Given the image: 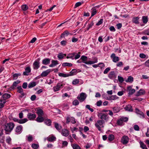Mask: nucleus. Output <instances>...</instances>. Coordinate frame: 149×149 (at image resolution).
I'll list each match as a JSON object with an SVG mask.
<instances>
[{
    "instance_id": "f257e3e1",
    "label": "nucleus",
    "mask_w": 149,
    "mask_h": 149,
    "mask_svg": "<svg viewBox=\"0 0 149 149\" xmlns=\"http://www.w3.org/2000/svg\"><path fill=\"white\" fill-rule=\"evenodd\" d=\"M14 123L9 122L5 124L4 127V129L6 134H8L11 132L14 127Z\"/></svg>"
},
{
    "instance_id": "f03ea898",
    "label": "nucleus",
    "mask_w": 149,
    "mask_h": 149,
    "mask_svg": "<svg viewBox=\"0 0 149 149\" xmlns=\"http://www.w3.org/2000/svg\"><path fill=\"white\" fill-rule=\"evenodd\" d=\"M80 59L82 60V62L86 64H92L97 62V58H96L94 61H87V57L86 56L84 55L82 56Z\"/></svg>"
},
{
    "instance_id": "7ed1b4c3",
    "label": "nucleus",
    "mask_w": 149,
    "mask_h": 149,
    "mask_svg": "<svg viewBox=\"0 0 149 149\" xmlns=\"http://www.w3.org/2000/svg\"><path fill=\"white\" fill-rule=\"evenodd\" d=\"M104 123V121L101 120H98L97 121V122L95 124V126L97 128L99 131H101V128L104 127V126L103 125V124Z\"/></svg>"
},
{
    "instance_id": "20e7f679",
    "label": "nucleus",
    "mask_w": 149,
    "mask_h": 149,
    "mask_svg": "<svg viewBox=\"0 0 149 149\" xmlns=\"http://www.w3.org/2000/svg\"><path fill=\"white\" fill-rule=\"evenodd\" d=\"M101 120L107 121L109 119V116L107 113H101L99 114Z\"/></svg>"
},
{
    "instance_id": "39448f33",
    "label": "nucleus",
    "mask_w": 149,
    "mask_h": 149,
    "mask_svg": "<svg viewBox=\"0 0 149 149\" xmlns=\"http://www.w3.org/2000/svg\"><path fill=\"white\" fill-rule=\"evenodd\" d=\"M40 58H38L33 64V68L34 70H37L40 67Z\"/></svg>"
},
{
    "instance_id": "423d86ee",
    "label": "nucleus",
    "mask_w": 149,
    "mask_h": 149,
    "mask_svg": "<svg viewBox=\"0 0 149 149\" xmlns=\"http://www.w3.org/2000/svg\"><path fill=\"white\" fill-rule=\"evenodd\" d=\"M63 85L62 82L58 83L56 86L53 88L54 91L56 92L59 91L63 87Z\"/></svg>"
},
{
    "instance_id": "0eeeda50",
    "label": "nucleus",
    "mask_w": 149,
    "mask_h": 149,
    "mask_svg": "<svg viewBox=\"0 0 149 149\" xmlns=\"http://www.w3.org/2000/svg\"><path fill=\"white\" fill-rule=\"evenodd\" d=\"M129 138L128 136H123L121 139V143L123 144H127L129 141Z\"/></svg>"
},
{
    "instance_id": "6e6552de",
    "label": "nucleus",
    "mask_w": 149,
    "mask_h": 149,
    "mask_svg": "<svg viewBox=\"0 0 149 149\" xmlns=\"http://www.w3.org/2000/svg\"><path fill=\"white\" fill-rule=\"evenodd\" d=\"M127 91L128 92L129 95H132L135 92V90L132 88L131 86H129L127 88Z\"/></svg>"
},
{
    "instance_id": "1a4fd4ad",
    "label": "nucleus",
    "mask_w": 149,
    "mask_h": 149,
    "mask_svg": "<svg viewBox=\"0 0 149 149\" xmlns=\"http://www.w3.org/2000/svg\"><path fill=\"white\" fill-rule=\"evenodd\" d=\"M27 118L30 120H33L36 117V114L31 113H29L27 115Z\"/></svg>"
},
{
    "instance_id": "9d476101",
    "label": "nucleus",
    "mask_w": 149,
    "mask_h": 149,
    "mask_svg": "<svg viewBox=\"0 0 149 149\" xmlns=\"http://www.w3.org/2000/svg\"><path fill=\"white\" fill-rule=\"evenodd\" d=\"M111 58L112 59L113 61L116 63L119 61V58L118 56H116V55L114 53H113L111 56Z\"/></svg>"
},
{
    "instance_id": "9b49d317",
    "label": "nucleus",
    "mask_w": 149,
    "mask_h": 149,
    "mask_svg": "<svg viewBox=\"0 0 149 149\" xmlns=\"http://www.w3.org/2000/svg\"><path fill=\"white\" fill-rule=\"evenodd\" d=\"M77 99L81 102L83 101L86 98L85 96V94L84 93H81L80 96H78Z\"/></svg>"
},
{
    "instance_id": "f8f14e48",
    "label": "nucleus",
    "mask_w": 149,
    "mask_h": 149,
    "mask_svg": "<svg viewBox=\"0 0 149 149\" xmlns=\"http://www.w3.org/2000/svg\"><path fill=\"white\" fill-rule=\"evenodd\" d=\"M51 71V69H49L43 72L41 74V76L42 77L47 76Z\"/></svg>"
},
{
    "instance_id": "ddd939ff",
    "label": "nucleus",
    "mask_w": 149,
    "mask_h": 149,
    "mask_svg": "<svg viewBox=\"0 0 149 149\" xmlns=\"http://www.w3.org/2000/svg\"><path fill=\"white\" fill-rule=\"evenodd\" d=\"M61 134L63 136L67 137L69 135V132L68 130L66 129H63L62 130Z\"/></svg>"
},
{
    "instance_id": "4468645a",
    "label": "nucleus",
    "mask_w": 149,
    "mask_h": 149,
    "mask_svg": "<svg viewBox=\"0 0 149 149\" xmlns=\"http://www.w3.org/2000/svg\"><path fill=\"white\" fill-rule=\"evenodd\" d=\"M25 71L23 73V75H28L31 71V69L30 67H27L25 68Z\"/></svg>"
},
{
    "instance_id": "2eb2a0df",
    "label": "nucleus",
    "mask_w": 149,
    "mask_h": 149,
    "mask_svg": "<svg viewBox=\"0 0 149 149\" xmlns=\"http://www.w3.org/2000/svg\"><path fill=\"white\" fill-rule=\"evenodd\" d=\"M135 111L136 113L140 116V117L141 118H143L144 117V114L143 112L137 108L136 109Z\"/></svg>"
},
{
    "instance_id": "dca6fc26",
    "label": "nucleus",
    "mask_w": 149,
    "mask_h": 149,
    "mask_svg": "<svg viewBox=\"0 0 149 149\" xmlns=\"http://www.w3.org/2000/svg\"><path fill=\"white\" fill-rule=\"evenodd\" d=\"M50 59L49 58H44L42 61V64L45 65H47L50 63Z\"/></svg>"
},
{
    "instance_id": "f3484780",
    "label": "nucleus",
    "mask_w": 149,
    "mask_h": 149,
    "mask_svg": "<svg viewBox=\"0 0 149 149\" xmlns=\"http://www.w3.org/2000/svg\"><path fill=\"white\" fill-rule=\"evenodd\" d=\"M44 122L48 126H50L51 125L52 122L50 119L48 118L45 119Z\"/></svg>"
},
{
    "instance_id": "a211bd4d",
    "label": "nucleus",
    "mask_w": 149,
    "mask_h": 149,
    "mask_svg": "<svg viewBox=\"0 0 149 149\" xmlns=\"http://www.w3.org/2000/svg\"><path fill=\"white\" fill-rule=\"evenodd\" d=\"M75 54V52L69 53L68 55L67 56H66L67 58H71L72 59H74V56Z\"/></svg>"
},
{
    "instance_id": "6ab92c4d",
    "label": "nucleus",
    "mask_w": 149,
    "mask_h": 149,
    "mask_svg": "<svg viewBox=\"0 0 149 149\" xmlns=\"http://www.w3.org/2000/svg\"><path fill=\"white\" fill-rule=\"evenodd\" d=\"M42 116H38L36 119V121L39 123H41L44 121L45 119Z\"/></svg>"
},
{
    "instance_id": "aec40b11",
    "label": "nucleus",
    "mask_w": 149,
    "mask_h": 149,
    "mask_svg": "<svg viewBox=\"0 0 149 149\" xmlns=\"http://www.w3.org/2000/svg\"><path fill=\"white\" fill-rule=\"evenodd\" d=\"M22 125L18 126L16 127L15 131L16 132L20 134L22 131Z\"/></svg>"
},
{
    "instance_id": "412c9836",
    "label": "nucleus",
    "mask_w": 149,
    "mask_h": 149,
    "mask_svg": "<svg viewBox=\"0 0 149 149\" xmlns=\"http://www.w3.org/2000/svg\"><path fill=\"white\" fill-rule=\"evenodd\" d=\"M124 109L125 110L129 111H133L132 107L130 105H127L125 107Z\"/></svg>"
},
{
    "instance_id": "4be33fe9",
    "label": "nucleus",
    "mask_w": 149,
    "mask_h": 149,
    "mask_svg": "<svg viewBox=\"0 0 149 149\" xmlns=\"http://www.w3.org/2000/svg\"><path fill=\"white\" fill-rule=\"evenodd\" d=\"M17 89H18L17 92L21 94L22 95V96H24V93L23 92V90L22 89L21 86H18L17 87Z\"/></svg>"
},
{
    "instance_id": "5701e85b",
    "label": "nucleus",
    "mask_w": 149,
    "mask_h": 149,
    "mask_svg": "<svg viewBox=\"0 0 149 149\" xmlns=\"http://www.w3.org/2000/svg\"><path fill=\"white\" fill-rule=\"evenodd\" d=\"M36 113L38 116H42L44 114L43 111L41 109H37Z\"/></svg>"
},
{
    "instance_id": "b1692460",
    "label": "nucleus",
    "mask_w": 149,
    "mask_h": 149,
    "mask_svg": "<svg viewBox=\"0 0 149 149\" xmlns=\"http://www.w3.org/2000/svg\"><path fill=\"white\" fill-rule=\"evenodd\" d=\"M10 97V95L8 93H4L2 96V98L3 99V100H6L9 98Z\"/></svg>"
},
{
    "instance_id": "393cba45",
    "label": "nucleus",
    "mask_w": 149,
    "mask_h": 149,
    "mask_svg": "<svg viewBox=\"0 0 149 149\" xmlns=\"http://www.w3.org/2000/svg\"><path fill=\"white\" fill-rule=\"evenodd\" d=\"M36 83L34 81H32L28 85V87L29 88H33L36 86Z\"/></svg>"
},
{
    "instance_id": "a878e982",
    "label": "nucleus",
    "mask_w": 149,
    "mask_h": 149,
    "mask_svg": "<svg viewBox=\"0 0 149 149\" xmlns=\"http://www.w3.org/2000/svg\"><path fill=\"white\" fill-rule=\"evenodd\" d=\"M134 81L133 78L130 76L128 77L127 79L125 80V81L126 82L132 83Z\"/></svg>"
},
{
    "instance_id": "bb28decb",
    "label": "nucleus",
    "mask_w": 149,
    "mask_h": 149,
    "mask_svg": "<svg viewBox=\"0 0 149 149\" xmlns=\"http://www.w3.org/2000/svg\"><path fill=\"white\" fill-rule=\"evenodd\" d=\"M54 126L55 128L58 131H60L61 129V126L60 125L57 123H55Z\"/></svg>"
},
{
    "instance_id": "cd10ccee",
    "label": "nucleus",
    "mask_w": 149,
    "mask_h": 149,
    "mask_svg": "<svg viewBox=\"0 0 149 149\" xmlns=\"http://www.w3.org/2000/svg\"><path fill=\"white\" fill-rule=\"evenodd\" d=\"M139 18L138 17H134L132 19V21L135 24H138L139 23Z\"/></svg>"
},
{
    "instance_id": "c85d7f7f",
    "label": "nucleus",
    "mask_w": 149,
    "mask_h": 149,
    "mask_svg": "<svg viewBox=\"0 0 149 149\" xmlns=\"http://www.w3.org/2000/svg\"><path fill=\"white\" fill-rule=\"evenodd\" d=\"M77 70L76 69H72V71L68 74L69 77L73 76L76 74Z\"/></svg>"
},
{
    "instance_id": "c756f323",
    "label": "nucleus",
    "mask_w": 149,
    "mask_h": 149,
    "mask_svg": "<svg viewBox=\"0 0 149 149\" xmlns=\"http://www.w3.org/2000/svg\"><path fill=\"white\" fill-rule=\"evenodd\" d=\"M56 140V137L53 136H50L47 139V140L50 142H53L55 141Z\"/></svg>"
},
{
    "instance_id": "7c9ffc66",
    "label": "nucleus",
    "mask_w": 149,
    "mask_h": 149,
    "mask_svg": "<svg viewBox=\"0 0 149 149\" xmlns=\"http://www.w3.org/2000/svg\"><path fill=\"white\" fill-rule=\"evenodd\" d=\"M115 74L114 71H111L110 72L109 75V77L110 79H112L115 77Z\"/></svg>"
},
{
    "instance_id": "2f4dec72",
    "label": "nucleus",
    "mask_w": 149,
    "mask_h": 149,
    "mask_svg": "<svg viewBox=\"0 0 149 149\" xmlns=\"http://www.w3.org/2000/svg\"><path fill=\"white\" fill-rule=\"evenodd\" d=\"M145 93V91L143 90L140 89L136 94L137 96H139L140 95H143Z\"/></svg>"
},
{
    "instance_id": "473e14b6",
    "label": "nucleus",
    "mask_w": 149,
    "mask_h": 149,
    "mask_svg": "<svg viewBox=\"0 0 149 149\" xmlns=\"http://www.w3.org/2000/svg\"><path fill=\"white\" fill-rule=\"evenodd\" d=\"M91 17H93L97 13V11L95 8H93L91 9Z\"/></svg>"
},
{
    "instance_id": "72a5a7b5",
    "label": "nucleus",
    "mask_w": 149,
    "mask_h": 149,
    "mask_svg": "<svg viewBox=\"0 0 149 149\" xmlns=\"http://www.w3.org/2000/svg\"><path fill=\"white\" fill-rule=\"evenodd\" d=\"M28 121V120L26 118H25L21 119H19L18 122L20 124H23L26 122Z\"/></svg>"
},
{
    "instance_id": "f704fd0d",
    "label": "nucleus",
    "mask_w": 149,
    "mask_h": 149,
    "mask_svg": "<svg viewBox=\"0 0 149 149\" xmlns=\"http://www.w3.org/2000/svg\"><path fill=\"white\" fill-rule=\"evenodd\" d=\"M142 20L144 24H146L148 22V18L147 16H143L142 17Z\"/></svg>"
},
{
    "instance_id": "c9c22d12",
    "label": "nucleus",
    "mask_w": 149,
    "mask_h": 149,
    "mask_svg": "<svg viewBox=\"0 0 149 149\" xmlns=\"http://www.w3.org/2000/svg\"><path fill=\"white\" fill-rule=\"evenodd\" d=\"M21 75V74L19 73H15L14 74L13 76V79L14 80H16L17 79L18 77L19 76H20Z\"/></svg>"
},
{
    "instance_id": "e433bc0d",
    "label": "nucleus",
    "mask_w": 149,
    "mask_h": 149,
    "mask_svg": "<svg viewBox=\"0 0 149 149\" xmlns=\"http://www.w3.org/2000/svg\"><path fill=\"white\" fill-rule=\"evenodd\" d=\"M6 101L4 100H0V108H2L4 106V104L5 103Z\"/></svg>"
},
{
    "instance_id": "4c0bfd02",
    "label": "nucleus",
    "mask_w": 149,
    "mask_h": 149,
    "mask_svg": "<svg viewBox=\"0 0 149 149\" xmlns=\"http://www.w3.org/2000/svg\"><path fill=\"white\" fill-rule=\"evenodd\" d=\"M11 140L12 139L11 138L8 136L7 137L6 139V142L9 145H11Z\"/></svg>"
},
{
    "instance_id": "58836bf2",
    "label": "nucleus",
    "mask_w": 149,
    "mask_h": 149,
    "mask_svg": "<svg viewBox=\"0 0 149 149\" xmlns=\"http://www.w3.org/2000/svg\"><path fill=\"white\" fill-rule=\"evenodd\" d=\"M58 76L60 77H69L68 74H65L62 73H59Z\"/></svg>"
},
{
    "instance_id": "ea45409f",
    "label": "nucleus",
    "mask_w": 149,
    "mask_h": 149,
    "mask_svg": "<svg viewBox=\"0 0 149 149\" xmlns=\"http://www.w3.org/2000/svg\"><path fill=\"white\" fill-rule=\"evenodd\" d=\"M72 146L73 149H81L80 147L76 144H73L72 145Z\"/></svg>"
},
{
    "instance_id": "a19ab883",
    "label": "nucleus",
    "mask_w": 149,
    "mask_h": 149,
    "mask_svg": "<svg viewBox=\"0 0 149 149\" xmlns=\"http://www.w3.org/2000/svg\"><path fill=\"white\" fill-rule=\"evenodd\" d=\"M2 134L0 133V143H3L4 142V136H2Z\"/></svg>"
},
{
    "instance_id": "79ce46f5",
    "label": "nucleus",
    "mask_w": 149,
    "mask_h": 149,
    "mask_svg": "<svg viewBox=\"0 0 149 149\" xmlns=\"http://www.w3.org/2000/svg\"><path fill=\"white\" fill-rule=\"evenodd\" d=\"M140 147L143 149H148L146 146L142 142L140 143Z\"/></svg>"
},
{
    "instance_id": "37998d69",
    "label": "nucleus",
    "mask_w": 149,
    "mask_h": 149,
    "mask_svg": "<svg viewBox=\"0 0 149 149\" xmlns=\"http://www.w3.org/2000/svg\"><path fill=\"white\" fill-rule=\"evenodd\" d=\"M66 55L65 54H63L62 53H60L58 55V57L59 59H62L63 58L64 56H66Z\"/></svg>"
},
{
    "instance_id": "c03bdc74",
    "label": "nucleus",
    "mask_w": 149,
    "mask_h": 149,
    "mask_svg": "<svg viewBox=\"0 0 149 149\" xmlns=\"http://www.w3.org/2000/svg\"><path fill=\"white\" fill-rule=\"evenodd\" d=\"M62 66H63L71 67L72 65V64L68 63H64L62 64Z\"/></svg>"
},
{
    "instance_id": "a18cd8bd",
    "label": "nucleus",
    "mask_w": 149,
    "mask_h": 149,
    "mask_svg": "<svg viewBox=\"0 0 149 149\" xmlns=\"http://www.w3.org/2000/svg\"><path fill=\"white\" fill-rule=\"evenodd\" d=\"M22 9L24 11H25L28 9L29 7L26 5H23L21 7Z\"/></svg>"
},
{
    "instance_id": "49530a36",
    "label": "nucleus",
    "mask_w": 149,
    "mask_h": 149,
    "mask_svg": "<svg viewBox=\"0 0 149 149\" xmlns=\"http://www.w3.org/2000/svg\"><path fill=\"white\" fill-rule=\"evenodd\" d=\"M114 139V136L113 135L111 134L109 135L108 136V139L110 141H112Z\"/></svg>"
},
{
    "instance_id": "de8ad7c7",
    "label": "nucleus",
    "mask_w": 149,
    "mask_h": 149,
    "mask_svg": "<svg viewBox=\"0 0 149 149\" xmlns=\"http://www.w3.org/2000/svg\"><path fill=\"white\" fill-rule=\"evenodd\" d=\"M79 80L78 79H74L72 82V84L74 85H75L77 84H78L79 83Z\"/></svg>"
},
{
    "instance_id": "09e8293b",
    "label": "nucleus",
    "mask_w": 149,
    "mask_h": 149,
    "mask_svg": "<svg viewBox=\"0 0 149 149\" xmlns=\"http://www.w3.org/2000/svg\"><path fill=\"white\" fill-rule=\"evenodd\" d=\"M31 146L33 148L37 149L39 147V146L38 144L36 143H33L32 144Z\"/></svg>"
},
{
    "instance_id": "8fccbe9b",
    "label": "nucleus",
    "mask_w": 149,
    "mask_h": 149,
    "mask_svg": "<svg viewBox=\"0 0 149 149\" xmlns=\"http://www.w3.org/2000/svg\"><path fill=\"white\" fill-rule=\"evenodd\" d=\"M80 52H79L78 54H77V53L75 52V54L74 56V59H77L80 57Z\"/></svg>"
},
{
    "instance_id": "3c124183",
    "label": "nucleus",
    "mask_w": 149,
    "mask_h": 149,
    "mask_svg": "<svg viewBox=\"0 0 149 149\" xmlns=\"http://www.w3.org/2000/svg\"><path fill=\"white\" fill-rule=\"evenodd\" d=\"M20 81L19 80H17L16 81H14L13 84V86L14 87H15L17 86V84H19L20 83Z\"/></svg>"
},
{
    "instance_id": "603ef678",
    "label": "nucleus",
    "mask_w": 149,
    "mask_h": 149,
    "mask_svg": "<svg viewBox=\"0 0 149 149\" xmlns=\"http://www.w3.org/2000/svg\"><path fill=\"white\" fill-rule=\"evenodd\" d=\"M120 118L123 122H126L128 120V118L126 117H122Z\"/></svg>"
},
{
    "instance_id": "864d4df0",
    "label": "nucleus",
    "mask_w": 149,
    "mask_h": 149,
    "mask_svg": "<svg viewBox=\"0 0 149 149\" xmlns=\"http://www.w3.org/2000/svg\"><path fill=\"white\" fill-rule=\"evenodd\" d=\"M98 66L101 69H102L105 67V65L103 63H98Z\"/></svg>"
},
{
    "instance_id": "5fc2aeb1",
    "label": "nucleus",
    "mask_w": 149,
    "mask_h": 149,
    "mask_svg": "<svg viewBox=\"0 0 149 149\" xmlns=\"http://www.w3.org/2000/svg\"><path fill=\"white\" fill-rule=\"evenodd\" d=\"M68 144V142L66 141H63L62 147L63 148L64 146H67Z\"/></svg>"
},
{
    "instance_id": "6e6d98bb",
    "label": "nucleus",
    "mask_w": 149,
    "mask_h": 149,
    "mask_svg": "<svg viewBox=\"0 0 149 149\" xmlns=\"http://www.w3.org/2000/svg\"><path fill=\"white\" fill-rule=\"evenodd\" d=\"M118 80L119 82L120 83H122L124 81V79L123 77L118 76Z\"/></svg>"
},
{
    "instance_id": "4d7b16f0",
    "label": "nucleus",
    "mask_w": 149,
    "mask_h": 149,
    "mask_svg": "<svg viewBox=\"0 0 149 149\" xmlns=\"http://www.w3.org/2000/svg\"><path fill=\"white\" fill-rule=\"evenodd\" d=\"M70 34V33L68 32V31H65L62 34V36H68V35Z\"/></svg>"
},
{
    "instance_id": "13d9d810",
    "label": "nucleus",
    "mask_w": 149,
    "mask_h": 149,
    "mask_svg": "<svg viewBox=\"0 0 149 149\" xmlns=\"http://www.w3.org/2000/svg\"><path fill=\"white\" fill-rule=\"evenodd\" d=\"M110 68L109 67H108L106 68L104 70V71L103 73L104 74H107L110 70Z\"/></svg>"
},
{
    "instance_id": "bf43d9fd",
    "label": "nucleus",
    "mask_w": 149,
    "mask_h": 149,
    "mask_svg": "<svg viewBox=\"0 0 149 149\" xmlns=\"http://www.w3.org/2000/svg\"><path fill=\"white\" fill-rule=\"evenodd\" d=\"M94 23L93 22H91L90 24H88V27H87V30H88L90 28H91L92 26L93 25Z\"/></svg>"
},
{
    "instance_id": "052dcab7",
    "label": "nucleus",
    "mask_w": 149,
    "mask_h": 149,
    "mask_svg": "<svg viewBox=\"0 0 149 149\" xmlns=\"http://www.w3.org/2000/svg\"><path fill=\"white\" fill-rule=\"evenodd\" d=\"M102 102L101 100H100L99 101L97 102L96 105L97 106H100L102 104Z\"/></svg>"
},
{
    "instance_id": "680f3d73",
    "label": "nucleus",
    "mask_w": 149,
    "mask_h": 149,
    "mask_svg": "<svg viewBox=\"0 0 149 149\" xmlns=\"http://www.w3.org/2000/svg\"><path fill=\"white\" fill-rule=\"evenodd\" d=\"M81 4L82 3L80 2L77 3L75 4L74 8H76L80 6L81 5Z\"/></svg>"
},
{
    "instance_id": "e2e57ef3",
    "label": "nucleus",
    "mask_w": 149,
    "mask_h": 149,
    "mask_svg": "<svg viewBox=\"0 0 149 149\" xmlns=\"http://www.w3.org/2000/svg\"><path fill=\"white\" fill-rule=\"evenodd\" d=\"M103 22V19H101L98 22L96 23V25L97 26H99V25L101 24Z\"/></svg>"
},
{
    "instance_id": "0e129e2a",
    "label": "nucleus",
    "mask_w": 149,
    "mask_h": 149,
    "mask_svg": "<svg viewBox=\"0 0 149 149\" xmlns=\"http://www.w3.org/2000/svg\"><path fill=\"white\" fill-rule=\"evenodd\" d=\"M123 65V63L122 62H119L116 64V66L117 67H120L122 66Z\"/></svg>"
},
{
    "instance_id": "69168bd1",
    "label": "nucleus",
    "mask_w": 149,
    "mask_h": 149,
    "mask_svg": "<svg viewBox=\"0 0 149 149\" xmlns=\"http://www.w3.org/2000/svg\"><path fill=\"white\" fill-rule=\"evenodd\" d=\"M33 137L31 135H29L28 137V141L29 142H31L32 141Z\"/></svg>"
},
{
    "instance_id": "338daca9",
    "label": "nucleus",
    "mask_w": 149,
    "mask_h": 149,
    "mask_svg": "<svg viewBox=\"0 0 149 149\" xmlns=\"http://www.w3.org/2000/svg\"><path fill=\"white\" fill-rule=\"evenodd\" d=\"M36 95H33L31 96V99L32 101H33L36 99Z\"/></svg>"
},
{
    "instance_id": "774afa93",
    "label": "nucleus",
    "mask_w": 149,
    "mask_h": 149,
    "mask_svg": "<svg viewBox=\"0 0 149 149\" xmlns=\"http://www.w3.org/2000/svg\"><path fill=\"white\" fill-rule=\"evenodd\" d=\"M79 102L77 100H74L73 102V104L74 105H77L79 104Z\"/></svg>"
}]
</instances>
